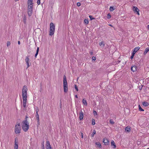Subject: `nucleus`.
<instances>
[{"mask_svg": "<svg viewBox=\"0 0 149 149\" xmlns=\"http://www.w3.org/2000/svg\"><path fill=\"white\" fill-rule=\"evenodd\" d=\"M22 128L24 131L27 132L29 128V124L27 120H24L22 122Z\"/></svg>", "mask_w": 149, "mask_h": 149, "instance_id": "1", "label": "nucleus"}, {"mask_svg": "<svg viewBox=\"0 0 149 149\" xmlns=\"http://www.w3.org/2000/svg\"><path fill=\"white\" fill-rule=\"evenodd\" d=\"M63 84L64 92L65 93H67L68 91V84L66 77L65 75L63 77Z\"/></svg>", "mask_w": 149, "mask_h": 149, "instance_id": "2", "label": "nucleus"}, {"mask_svg": "<svg viewBox=\"0 0 149 149\" xmlns=\"http://www.w3.org/2000/svg\"><path fill=\"white\" fill-rule=\"evenodd\" d=\"M50 31H49V35L50 36L53 35L54 33L55 26L54 24L51 22L50 24Z\"/></svg>", "mask_w": 149, "mask_h": 149, "instance_id": "3", "label": "nucleus"}, {"mask_svg": "<svg viewBox=\"0 0 149 149\" xmlns=\"http://www.w3.org/2000/svg\"><path fill=\"white\" fill-rule=\"evenodd\" d=\"M27 91V86H24L22 90V98H27L26 95Z\"/></svg>", "mask_w": 149, "mask_h": 149, "instance_id": "4", "label": "nucleus"}, {"mask_svg": "<svg viewBox=\"0 0 149 149\" xmlns=\"http://www.w3.org/2000/svg\"><path fill=\"white\" fill-rule=\"evenodd\" d=\"M33 7L30 6L27 7L28 14L29 16H31L32 14Z\"/></svg>", "mask_w": 149, "mask_h": 149, "instance_id": "5", "label": "nucleus"}, {"mask_svg": "<svg viewBox=\"0 0 149 149\" xmlns=\"http://www.w3.org/2000/svg\"><path fill=\"white\" fill-rule=\"evenodd\" d=\"M21 128L20 127H18L17 125H15V132L16 134H19L20 133Z\"/></svg>", "mask_w": 149, "mask_h": 149, "instance_id": "6", "label": "nucleus"}, {"mask_svg": "<svg viewBox=\"0 0 149 149\" xmlns=\"http://www.w3.org/2000/svg\"><path fill=\"white\" fill-rule=\"evenodd\" d=\"M29 56H27L26 57V58L25 59V61L26 62V63L27 64V68H28L29 66L30 65H29Z\"/></svg>", "mask_w": 149, "mask_h": 149, "instance_id": "7", "label": "nucleus"}, {"mask_svg": "<svg viewBox=\"0 0 149 149\" xmlns=\"http://www.w3.org/2000/svg\"><path fill=\"white\" fill-rule=\"evenodd\" d=\"M46 147L47 149H52L50 144L49 141L48 140L46 141Z\"/></svg>", "mask_w": 149, "mask_h": 149, "instance_id": "8", "label": "nucleus"}, {"mask_svg": "<svg viewBox=\"0 0 149 149\" xmlns=\"http://www.w3.org/2000/svg\"><path fill=\"white\" fill-rule=\"evenodd\" d=\"M23 106L24 108V109L26 110V103L27 102V98H23Z\"/></svg>", "mask_w": 149, "mask_h": 149, "instance_id": "9", "label": "nucleus"}, {"mask_svg": "<svg viewBox=\"0 0 149 149\" xmlns=\"http://www.w3.org/2000/svg\"><path fill=\"white\" fill-rule=\"evenodd\" d=\"M132 9L135 13H136L138 15H139V10L137 7L133 6V8Z\"/></svg>", "mask_w": 149, "mask_h": 149, "instance_id": "10", "label": "nucleus"}, {"mask_svg": "<svg viewBox=\"0 0 149 149\" xmlns=\"http://www.w3.org/2000/svg\"><path fill=\"white\" fill-rule=\"evenodd\" d=\"M120 65L122 67H123V66L126 63V62L124 60H122L121 61H120Z\"/></svg>", "mask_w": 149, "mask_h": 149, "instance_id": "11", "label": "nucleus"}, {"mask_svg": "<svg viewBox=\"0 0 149 149\" xmlns=\"http://www.w3.org/2000/svg\"><path fill=\"white\" fill-rule=\"evenodd\" d=\"M84 118V113L82 111H81L80 112V115L79 118L80 120L83 119Z\"/></svg>", "mask_w": 149, "mask_h": 149, "instance_id": "12", "label": "nucleus"}, {"mask_svg": "<svg viewBox=\"0 0 149 149\" xmlns=\"http://www.w3.org/2000/svg\"><path fill=\"white\" fill-rule=\"evenodd\" d=\"M137 69V66L135 65H133L131 68V70L133 72L136 71Z\"/></svg>", "mask_w": 149, "mask_h": 149, "instance_id": "13", "label": "nucleus"}, {"mask_svg": "<svg viewBox=\"0 0 149 149\" xmlns=\"http://www.w3.org/2000/svg\"><path fill=\"white\" fill-rule=\"evenodd\" d=\"M103 142L104 143L105 145H107L109 144V141L107 139H103Z\"/></svg>", "mask_w": 149, "mask_h": 149, "instance_id": "14", "label": "nucleus"}, {"mask_svg": "<svg viewBox=\"0 0 149 149\" xmlns=\"http://www.w3.org/2000/svg\"><path fill=\"white\" fill-rule=\"evenodd\" d=\"M95 144L97 146V147L99 148H101L102 147V146L101 144V143L99 142H96L95 143Z\"/></svg>", "mask_w": 149, "mask_h": 149, "instance_id": "15", "label": "nucleus"}, {"mask_svg": "<svg viewBox=\"0 0 149 149\" xmlns=\"http://www.w3.org/2000/svg\"><path fill=\"white\" fill-rule=\"evenodd\" d=\"M142 104L145 107L148 106L149 105L148 103L146 101L143 102L142 103Z\"/></svg>", "mask_w": 149, "mask_h": 149, "instance_id": "16", "label": "nucleus"}, {"mask_svg": "<svg viewBox=\"0 0 149 149\" xmlns=\"http://www.w3.org/2000/svg\"><path fill=\"white\" fill-rule=\"evenodd\" d=\"M33 2H27L28 7L30 6L33 7Z\"/></svg>", "mask_w": 149, "mask_h": 149, "instance_id": "17", "label": "nucleus"}, {"mask_svg": "<svg viewBox=\"0 0 149 149\" xmlns=\"http://www.w3.org/2000/svg\"><path fill=\"white\" fill-rule=\"evenodd\" d=\"M130 131V128L128 126L126 127L125 128V131L126 132H129Z\"/></svg>", "mask_w": 149, "mask_h": 149, "instance_id": "18", "label": "nucleus"}, {"mask_svg": "<svg viewBox=\"0 0 149 149\" xmlns=\"http://www.w3.org/2000/svg\"><path fill=\"white\" fill-rule=\"evenodd\" d=\"M140 47H136L134 49L133 52L135 53L139 49Z\"/></svg>", "mask_w": 149, "mask_h": 149, "instance_id": "19", "label": "nucleus"}, {"mask_svg": "<svg viewBox=\"0 0 149 149\" xmlns=\"http://www.w3.org/2000/svg\"><path fill=\"white\" fill-rule=\"evenodd\" d=\"M149 51V47L146 48L144 52V54H146Z\"/></svg>", "mask_w": 149, "mask_h": 149, "instance_id": "20", "label": "nucleus"}, {"mask_svg": "<svg viewBox=\"0 0 149 149\" xmlns=\"http://www.w3.org/2000/svg\"><path fill=\"white\" fill-rule=\"evenodd\" d=\"M120 62V61H113L112 62V64L116 65V64H118V63H119Z\"/></svg>", "mask_w": 149, "mask_h": 149, "instance_id": "21", "label": "nucleus"}, {"mask_svg": "<svg viewBox=\"0 0 149 149\" xmlns=\"http://www.w3.org/2000/svg\"><path fill=\"white\" fill-rule=\"evenodd\" d=\"M83 103L86 106L87 105V103L86 101L84 99H83L82 100Z\"/></svg>", "mask_w": 149, "mask_h": 149, "instance_id": "22", "label": "nucleus"}, {"mask_svg": "<svg viewBox=\"0 0 149 149\" xmlns=\"http://www.w3.org/2000/svg\"><path fill=\"white\" fill-rule=\"evenodd\" d=\"M26 16L25 15H24L23 21L25 24H26Z\"/></svg>", "mask_w": 149, "mask_h": 149, "instance_id": "23", "label": "nucleus"}, {"mask_svg": "<svg viewBox=\"0 0 149 149\" xmlns=\"http://www.w3.org/2000/svg\"><path fill=\"white\" fill-rule=\"evenodd\" d=\"M116 146L114 141H112V148H115Z\"/></svg>", "mask_w": 149, "mask_h": 149, "instance_id": "24", "label": "nucleus"}, {"mask_svg": "<svg viewBox=\"0 0 149 149\" xmlns=\"http://www.w3.org/2000/svg\"><path fill=\"white\" fill-rule=\"evenodd\" d=\"M18 139L17 137L15 139V145L16 144H18Z\"/></svg>", "mask_w": 149, "mask_h": 149, "instance_id": "25", "label": "nucleus"}, {"mask_svg": "<svg viewBox=\"0 0 149 149\" xmlns=\"http://www.w3.org/2000/svg\"><path fill=\"white\" fill-rule=\"evenodd\" d=\"M99 44L100 46H102V47H104V42L103 41L100 42Z\"/></svg>", "mask_w": 149, "mask_h": 149, "instance_id": "26", "label": "nucleus"}, {"mask_svg": "<svg viewBox=\"0 0 149 149\" xmlns=\"http://www.w3.org/2000/svg\"><path fill=\"white\" fill-rule=\"evenodd\" d=\"M96 133V131L95 130H93V132L92 133L91 136V137H93L94 136V135Z\"/></svg>", "mask_w": 149, "mask_h": 149, "instance_id": "27", "label": "nucleus"}, {"mask_svg": "<svg viewBox=\"0 0 149 149\" xmlns=\"http://www.w3.org/2000/svg\"><path fill=\"white\" fill-rule=\"evenodd\" d=\"M92 124L93 125H94L95 124V120L94 119H92Z\"/></svg>", "mask_w": 149, "mask_h": 149, "instance_id": "28", "label": "nucleus"}, {"mask_svg": "<svg viewBox=\"0 0 149 149\" xmlns=\"http://www.w3.org/2000/svg\"><path fill=\"white\" fill-rule=\"evenodd\" d=\"M84 23L86 24H87L88 23V19H85L84 21Z\"/></svg>", "mask_w": 149, "mask_h": 149, "instance_id": "29", "label": "nucleus"}, {"mask_svg": "<svg viewBox=\"0 0 149 149\" xmlns=\"http://www.w3.org/2000/svg\"><path fill=\"white\" fill-rule=\"evenodd\" d=\"M139 110L140 111H143L144 110L142 109L140 105H139Z\"/></svg>", "mask_w": 149, "mask_h": 149, "instance_id": "30", "label": "nucleus"}, {"mask_svg": "<svg viewBox=\"0 0 149 149\" xmlns=\"http://www.w3.org/2000/svg\"><path fill=\"white\" fill-rule=\"evenodd\" d=\"M111 15L110 13L108 14L107 15V18L108 19H109L111 18Z\"/></svg>", "mask_w": 149, "mask_h": 149, "instance_id": "31", "label": "nucleus"}, {"mask_svg": "<svg viewBox=\"0 0 149 149\" xmlns=\"http://www.w3.org/2000/svg\"><path fill=\"white\" fill-rule=\"evenodd\" d=\"M89 17L90 18V20H92L93 19H95V18L93 17L91 15H89Z\"/></svg>", "mask_w": 149, "mask_h": 149, "instance_id": "32", "label": "nucleus"}, {"mask_svg": "<svg viewBox=\"0 0 149 149\" xmlns=\"http://www.w3.org/2000/svg\"><path fill=\"white\" fill-rule=\"evenodd\" d=\"M14 149H18V144L15 145Z\"/></svg>", "mask_w": 149, "mask_h": 149, "instance_id": "33", "label": "nucleus"}, {"mask_svg": "<svg viewBox=\"0 0 149 149\" xmlns=\"http://www.w3.org/2000/svg\"><path fill=\"white\" fill-rule=\"evenodd\" d=\"M74 87H75V88L76 90V91H78V89L77 87V85H74Z\"/></svg>", "mask_w": 149, "mask_h": 149, "instance_id": "34", "label": "nucleus"}, {"mask_svg": "<svg viewBox=\"0 0 149 149\" xmlns=\"http://www.w3.org/2000/svg\"><path fill=\"white\" fill-rule=\"evenodd\" d=\"M37 120V123L38 125H40V120H39V118H38L36 119Z\"/></svg>", "mask_w": 149, "mask_h": 149, "instance_id": "35", "label": "nucleus"}, {"mask_svg": "<svg viewBox=\"0 0 149 149\" xmlns=\"http://www.w3.org/2000/svg\"><path fill=\"white\" fill-rule=\"evenodd\" d=\"M42 149H45L44 144V142H43L42 144Z\"/></svg>", "mask_w": 149, "mask_h": 149, "instance_id": "36", "label": "nucleus"}, {"mask_svg": "<svg viewBox=\"0 0 149 149\" xmlns=\"http://www.w3.org/2000/svg\"><path fill=\"white\" fill-rule=\"evenodd\" d=\"M10 42H9V41L7 42V47L9 46L10 45Z\"/></svg>", "mask_w": 149, "mask_h": 149, "instance_id": "37", "label": "nucleus"}, {"mask_svg": "<svg viewBox=\"0 0 149 149\" xmlns=\"http://www.w3.org/2000/svg\"><path fill=\"white\" fill-rule=\"evenodd\" d=\"M40 3V0H38L37 1V3L38 5H39Z\"/></svg>", "mask_w": 149, "mask_h": 149, "instance_id": "38", "label": "nucleus"}, {"mask_svg": "<svg viewBox=\"0 0 149 149\" xmlns=\"http://www.w3.org/2000/svg\"><path fill=\"white\" fill-rule=\"evenodd\" d=\"M142 87H143V86L142 85L139 86V89L140 90H141L142 89Z\"/></svg>", "mask_w": 149, "mask_h": 149, "instance_id": "39", "label": "nucleus"}, {"mask_svg": "<svg viewBox=\"0 0 149 149\" xmlns=\"http://www.w3.org/2000/svg\"><path fill=\"white\" fill-rule=\"evenodd\" d=\"M93 60L95 61L96 60V57L95 56H93L92 57Z\"/></svg>", "mask_w": 149, "mask_h": 149, "instance_id": "40", "label": "nucleus"}, {"mask_svg": "<svg viewBox=\"0 0 149 149\" xmlns=\"http://www.w3.org/2000/svg\"><path fill=\"white\" fill-rule=\"evenodd\" d=\"M39 111V109L38 107H37V108L36 109V114L38 113V112Z\"/></svg>", "mask_w": 149, "mask_h": 149, "instance_id": "41", "label": "nucleus"}, {"mask_svg": "<svg viewBox=\"0 0 149 149\" xmlns=\"http://www.w3.org/2000/svg\"><path fill=\"white\" fill-rule=\"evenodd\" d=\"M81 3L79 2H78L77 3V5L78 7L80 6H81Z\"/></svg>", "mask_w": 149, "mask_h": 149, "instance_id": "42", "label": "nucleus"}, {"mask_svg": "<svg viewBox=\"0 0 149 149\" xmlns=\"http://www.w3.org/2000/svg\"><path fill=\"white\" fill-rule=\"evenodd\" d=\"M36 118H39V116L38 114V113H37V114H36Z\"/></svg>", "mask_w": 149, "mask_h": 149, "instance_id": "43", "label": "nucleus"}, {"mask_svg": "<svg viewBox=\"0 0 149 149\" xmlns=\"http://www.w3.org/2000/svg\"><path fill=\"white\" fill-rule=\"evenodd\" d=\"M93 113L94 115H97V112L95 111H93Z\"/></svg>", "mask_w": 149, "mask_h": 149, "instance_id": "44", "label": "nucleus"}, {"mask_svg": "<svg viewBox=\"0 0 149 149\" xmlns=\"http://www.w3.org/2000/svg\"><path fill=\"white\" fill-rule=\"evenodd\" d=\"M81 137L83 139V133L82 132H81Z\"/></svg>", "mask_w": 149, "mask_h": 149, "instance_id": "45", "label": "nucleus"}, {"mask_svg": "<svg viewBox=\"0 0 149 149\" xmlns=\"http://www.w3.org/2000/svg\"><path fill=\"white\" fill-rule=\"evenodd\" d=\"M116 6H112V11H113L114 9H116Z\"/></svg>", "mask_w": 149, "mask_h": 149, "instance_id": "46", "label": "nucleus"}, {"mask_svg": "<svg viewBox=\"0 0 149 149\" xmlns=\"http://www.w3.org/2000/svg\"><path fill=\"white\" fill-rule=\"evenodd\" d=\"M38 53L36 52V54H35V57L36 58L37 56L38 55Z\"/></svg>", "mask_w": 149, "mask_h": 149, "instance_id": "47", "label": "nucleus"}, {"mask_svg": "<svg viewBox=\"0 0 149 149\" xmlns=\"http://www.w3.org/2000/svg\"><path fill=\"white\" fill-rule=\"evenodd\" d=\"M39 51V48L38 47L37 48V50H36V52H38V53Z\"/></svg>", "mask_w": 149, "mask_h": 149, "instance_id": "48", "label": "nucleus"}, {"mask_svg": "<svg viewBox=\"0 0 149 149\" xmlns=\"http://www.w3.org/2000/svg\"><path fill=\"white\" fill-rule=\"evenodd\" d=\"M135 53L133 52L132 53V55L134 56Z\"/></svg>", "mask_w": 149, "mask_h": 149, "instance_id": "49", "label": "nucleus"}, {"mask_svg": "<svg viewBox=\"0 0 149 149\" xmlns=\"http://www.w3.org/2000/svg\"><path fill=\"white\" fill-rule=\"evenodd\" d=\"M33 2V0H28L27 2Z\"/></svg>", "mask_w": 149, "mask_h": 149, "instance_id": "50", "label": "nucleus"}, {"mask_svg": "<svg viewBox=\"0 0 149 149\" xmlns=\"http://www.w3.org/2000/svg\"><path fill=\"white\" fill-rule=\"evenodd\" d=\"M17 125V126L18 127H20V124L19 123L17 124V125Z\"/></svg>", "mask_w": 149, "mask_h": 149, "instance_id": "51", "label": "nucleus"}, {"mask_svg": "<svg viewBox=\"0 0 149 149\" xmlns=\"http://www.w3.org/2000/svg\"><path fill=\"white\" fill-rule=\"evenodd\" d=\"M109 10H110V11H112V6H111L110 7V8H109Z\"/></svg>", "mask_w": 149, "mask_h": 149, "instance_id": "52", "label": "nucleus"}, {"mask_svg": "<svg viewBox=\"0 0 149 149\" xmlns=\"http://www.w3.org/2000/svg\"><path fill=\"white\" fill-rule=\"evenodd\" d=\"M134 56L132 55L130 57V58L131 59H132L133 58Z\"/></svg>", "mask_w": 149, "mask_h": 149, "instance_id": "53", "label": "nucleus"}, {"mask_svg": "<svg viewBox=\"0 0 149 149\" xmlns=\"http://www.w3.org/2000/svg\"><path fill=\"white\" fill-rule=\"evenodd\" d=\"M110 122L111 124H112V119H111L110 120Z\"/></svg>", "mask_w": 149, "mask_h": 149, "instance_id": "54", "label": "nucleus"}, {"mask_svg": "<svg viewBox=\"0 0 149 149\" xmlns=\"http://www.w3.org/2000/svg\"><path fill=\"white\" fill-rule=\"evenodd\" d=\"M28 118V117L27 116H26L25 118V120H27V118Z\"/></svg>", "mask_w": 149, "mask_h": 149, "instance_id": "55", "label": "nucleus"}, {"mask_svg": "<svg viewBox=\"0 0 149 149\" xmlns=\"http://www.w3.org/2000/svg\"><path fill=\"white\" fill-rule=\"evenodd\" d=\"M18 45H20V42L19 41H18Z\"/></svg>", "mask_w": 149, "mask_h": 149, "instance_id": "56", "label": "nucleus"}, {"mask_svg": "<svg viewBox=\"0 0 149 149\" xmlns=\"http://www.w3.org/2000/svg\"><path fill=\"white\" fill-rule=\"evenodd\" d=\"M90 54L91 55H92L93 54V52H90Z\"/></svg>", "mask_w": 149, "mask_h": 149, "instance_id": "57", "label": "nucleus"}, {"mask_svg": "<svg viewBox=\"0 0 149 149\" xmlns=\"http://www.w3.org/2000/svg\"><path fill=\"white\" fill-rule=\"evenodd\" d=\"M75 97L77 98H78V96H77V95H75Z\"/></svg>", "mask_w": 149, "mask_h": 149, "instance_id": "58", "label": "nucleus"}, {"mask_svg": "<svg viewBox=\"0 0 149 149\" xmlns=\"http://www.w3.org/2000/svg\"><path fill=\"white\" fill-rule=\"evenodd\" d=\"M148 29H149V25L148 26Z\"/></svg>", "mask_w": 149, "mask_h": 149, "instance_id": "59", "label": "nucleus"}, {"mask_svg": "<svg viewBox=\"0 0 149 149\" xmlns=\"http://www.w3.org/2000/svg\"><path fill=\"white\" fill-rule=\"evenodd\" d=\"M109 26H111L112 27V24H110L109 25Z\"/></svg>", "mask_w": 149, "mask_h": 149, "instance_id": "60", "label": "nucleus"}, {"mask_svg": "<svg viewBox=\"0 0 149 149\" xmlns=\"http://www.w3.org/2000/svg\"><path fill=\"white\" fill-rule=\"evenodd\" d=\"M112 125H113L114 123V122L112 121Z\"/></svg>", "mask_w": 149, "mask_h": 149, "instance_id": "61", "label": "nucleus"}, {"mask_svg": "<svg viewBox=\"0 0 149 149\" xmlns=\"http://www.w3.org/2000/svg\"><path fill=\"white\" fill-rule=\"evenodd\" d=\"M111 145L112 146V141H111Z\"/></svg>", "mask_w": 149, "mask_h": 149, "instance_id": "62", "label": "nucleus"}, {"mask_svg": "<svg viewBox=\"0 0 149 149\" xmlns=\"http://www.w3.org/2000/svg\"><path fill=\"white\" fill-rule=\"evenodd\" d=\"M147 149H149V148H148Z\"/></svg>", "mask_w": 149, "mask_h": 149, "instance_id": "63", "label": "nucleus"}]
</instances>
